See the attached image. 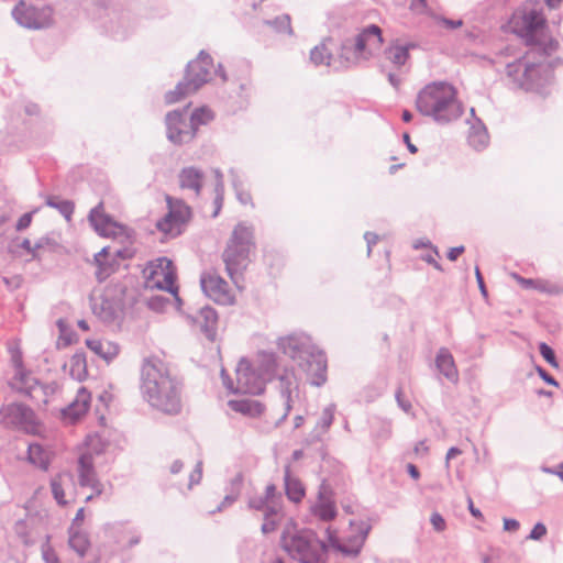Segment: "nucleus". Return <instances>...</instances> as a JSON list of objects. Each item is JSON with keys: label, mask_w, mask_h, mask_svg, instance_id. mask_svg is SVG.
I'll return each mask as SVG.
<instances>
[{"label": "nucleus", "mask_w": 563, "mask_h": 563, "mask_svg": "<svg viewBox=\"0 0 563 563\" xmlns=\"http://www.w3.org/2000/svg\"><path fill=\"white\" fill-rule=\"evenodd\" d=\"M86 345L89 350H91L96 355L100 356L107 363L113 361L120 351V347L117 343L108 340L89 339L86 340Z\"/></svg>", "instance_id": "bb28decb"}, {"label": "nucleus", "mask_w": 563, "mask_h": 563, "mask_svg": "<svg viewBox=\"0 0 563 563\" xmlns=\"http://www.w3.org/2000/svg\"><path fill=\"white\" fill-rule=\"evenodd\" d=\"M331 498H332L331 487L323 481L319 487L318 500L331 499Z\"/></svg>", "instance_id": "774afa93"}, {"label": "nucleus", "mask_w": 563, "mask_h": 563, "mask_svg": "<svg viewBox=\"0 0 563 563\" xmlns=\"http://www.w3.org/2000/svg\"><path fill=\"white\" fill-rule=\"evenodd\" d=\"M202 478V461H198L195 468L189 475V484L188 487L191 488L194 485L200 483Z\"/></svg>", "instance_id": "6e6d98bb"}, {"label": "nucleus", "mask_w": 563, "mask_h": 563, "mask_svg": "<svg viewBox=\"0 0 563 563\" xmlns=\"http://www.w3.org/2000/svg\"><path fill=\"white\" fill-rule=\"evenodd\" d=\"M95 263L97 266L95 276L99 283L104 282L109 276H111L117 267L118 262L114 257L110 255V247L104 246L95 255Z\"/></svg>", "instance_id": "b1692460"}, {"label": "nucleus", "mask_w": 563, "mask_h": 563, "mask_svg": "<svg viewBox=\"0 0 563 563\" xmlns=\"http://www.w3.org/2000/svg\"><path fill=\"white\" fill-rule=\"evenodd\" d=\"M178 179L181 189L192 190L195 196L198 197L201 192L205 174L197 167L188 166L180 170Z\"/></svg>", "instance_id": "393cba45"}, {"label": "nucleus", "mask_w": 563, "mask_h": 563, "mask_svg": "<svg viewBox=\"0 0 563 563\" xmlns=\"http://www.w3.org/2000/svg\"><path fill=\"white\" fill-rule=\"evenodd\" d=\"M125 288L122 285L107 287L102 294L89 297L92 313L103 323L113 324L124 316Z\"/></svg>", "instance_id": "6e6552de"}, {"label": "nucleus", "mask_w": 563, "mask_h": 563, "mask_svg": "<svg viewBox=\"0 0 563 563\" xmlns=\"http://www.w3.org/2000/svg\"><path fill=\"white\" fill-rule=\"evenodd\" d=\"M12 362L15 367V374L11 378L10 387L24 395L33 396L34 391H44V387L38 385V380L32 377L22 366V358L20 354L12 355Z\"/></svg>", "instance_id": "2eb2a0df"}, {"label": "nucleus", "mask_w": 563, "mask_h": 563, "mask_svg": "<svg viewBox=\"0 0 563 563\" xmlns=\"http://www.w3.org/2000/svg\"><path fill=\"white\" fill-rule=\"evenodd\" d=\"M506 76L514 88L545 95L553 80V70L548 64L519 58L506 65Z\"/></svg>", "instance_id": "39448f33"}, {"label": "nucleus", "mask_w": 563, "mask_h": 563, "mask_svg": "<svg viewBox=\"0 0 563 563\" xmlns=\"http://www.w3.org/2000/svg\"><path fill=\"white\" fill-rule=\"evenodd\" d=\"M212 67V57L205 51H200L197 58L187 64L185 79L191 89L197 91L210 80Z\"/></svg>", "instance_id": "4468645a"}, {"label": "nucleus", "mask_w": 563, "mask_h": 563, "mask_svg": "<svg viewBox=\"0 0 563 563\" xmlns=\"http://www.w3.org/2000/svg\"><path fill=\"white\" fill-rule=\"evenodd\" d=\"M33 213L34 211L22 214L15 224V230L20 232L27 229L32 222Z\"/></svg>", "instance_id": "bf43d9fd"}, {"label": "nucleus", "mask_w": 563, "mask_h": 563, "mask_svg": "<svg viewBox=\"0 0 563 563\" xmlns=\"http://www.w3.org/2000/svg\"><path fill=\"white\" fill-rule=\"evenodd\" d=\"M545 24V19L541 12L536 9H531L525 12L522 16V26L526 32L527 42L532 43L534 33L542 29Z\"/></svg>", "instance_id": "cd10ccee"}, {"label": "nucleus", "mask_w": 563, "mask_h": 563, "mask_svg": "<svg viewBox=\"0 0 563 563\" xmlns=\"http://www.w3.org/2000/svg\"><path fill=\"white\" fill-rule=\"evenodd\" d=\"M96 479H98L96 471L79 474V485L81 487L90 486Z\"/></svg>", "instance_id": "69168bd1"}, {"label": "nucleus", "mask_w": 563, "mask_h": 563, "mask_svg": "<svg viewBox=\"0 0 563 563\" xmlns=\"http://www.w3.org/2000/svg\"><path fill=\"white\" fill-rule=\"evenodd\" d=\"M518 282L525 288H532L542 294L547 295H560L562 292V287L558 284L551 283L545 279H532V278H523L518 277Z\"/></svg>", "instance_id": "2f4dec72"}, {"label": "nucleus", "mask_w": 563, "mask_h": 563, "mask_svg": "<svg viewBox=\"0 0 563 563\" xmlns=\"http://www.w3.org/2000/svg\"><path fill=\"white\" fill-rule=\"evenodd\" d=\"M539 352L541 354V356L552 366V367H555L558 368L559 367V363L556 361V356H555V352L554 350L549 345L547 344L545 342H541L539 344Z\"/></svg>", "instance_id": "a18cd8bd"}, {"label": "nucleus", "mask_w": 563, "mask_h": 563, "mask_svg": "<svg viewBox=\"0 0 563 563\" xmlns=\"http://www.w3.org/2000/svg\"><path fill=\"white\" fill-rule=\"evenodd\" d=\"M166 137L174 145L191 142L197 133L188 119L187 108L169 111L165 117Z\"/></svg>", "instance_id": "9b49d317"}, {"label": "nucleus", "mask_w": 563, "mask_h": 563, "mask_svg": "<svg viewBox=\"0 0 563 563\" xmlns=\"http://www.w3.org/2000/svg\"><path fill=\"white\" fill-rule=\"evenodd\" d=\"M430 523L432 525L433 530L435 532L440 533L446 529V521H445L444 517L438 511H433L431 514Z\"/></svg>", "instance_id": "8fccbe9b"}, {"label": "nucleus", "mask_w": 563, "mask_h": 563, "mask_svg": "<svg viewBox=\"0 0 563 563\" xmlns=\"http://www.w3.org/2000/svg\"><path fill=\"white\" fill-rule=\"evenodd\" d=\"M93 459L90 454H82L78 459V473H89L93 472Z\"/></svg>", "instance_id": "09e8293b"}, {"label": "nucleus", "mask_w": 563, "mask_h": 563, "mask_svg": "<svg viewBox=\"0 0 563 563\" xmlns=\"http://www.w3.org/2000/svg\"><path fill=\"white\" fill-rule=\"evenodd\" d=\"M310 60L316 66L319 65H331L332 60V54L329 52V49L325 46V43L322 42L319 45L314 46L310 52Z\"/></svg>", "instance_id": "ea45409f"}, {"label": "nucleus", "mask_w": 563, "mask_h": 563, "mask_svg": "<svg viewBox=\"0 0 563 563\" xmlns=\"http://www.w3.org/2000/svg\"><path fill=\"white\" fill-rule=\"evenodd\" d=\"M228 406L233 411L250 417H258L264 411V405L253 399H232L228 401Z\"/></svg>", "instance_id": "c85d7f7f"}, {"label": "nucleus", "mask_w": 563, "mask_h": 563, "mask_svg": "<svg viewBox=\"0 0 563 563\" xmlns=\"http://www.w3.org/2000/svg\"><path fill=\"white\" fill-rule=\"evenodd\" d=\"M395 397H396V401L398 404V406L406 412V413H409L410 410H411V402L409 400H406L404 397H402V393H401V389L398 388L396 394H395Z\"/></svg>", "instance_id": "338daca9"}, {"label": "nucleus", "mask_w": 563, "mask_h": 563, "mask_svg": "<svg viewBox=\"0 0 563 563\" xmlns=\"http://www.w3.org/2000/svg\"><path fill=\"white\" fill-rule=\"evenodd\" d=\"M2 282L10 291H13L22 286L23 278L21 275H14L12 277H2Z\"/></svg>", "instance_id": "4d7b16f0"}, {"label": "nucleus", "mask_w": 563, "mask_h": 563, "mask_svg": "<svg viewBox=\"0 0 563 563\" xmlns=\"http://www.w3.org/2000/svg\"><path fill=\"white\" fill-rule=\"evenodd\" d=\"M356 528H357L356 531L358 534L350 539V541L353 542L352 547L341 544L339 542V540L336 539V537H334L328 530L329 542H330L331 547L334 548L335 550H338L339 552L343 553L344 555L357 556L361 552V549H362L372 527L369 523H367L365 521H361L356 525Z\"/></svg>", "instance_id": "f3484780"}, {"label": "nucleus", "mask_w": 563, "mask_h": 563, "mask_svg": "<svg viewBox=\"0 0 563 563\" xmlns=\"http://www.w3.org/2000/svg\"><path fill=\"white\" fill-rule=\"evenodd\" d=\"M413 47L411 44L400 45L393 44L385 48L384 55L396 67L404 66L409 58V49Z\"/></svg>", "instance_id": "473e14b6"}, {"label": "nucleus", "mask_w": 563, "mask_h": 563, "mask_svg": "<svg viewBox=\"0 0 563 563\" xmlns=\"http://www.w3.org/2000/svg\"><path fill=\"white\" fill-rule=\"evenodd\" d=\"M536 371L544 383L555 387L559 386V382L552 375H550L543 367L537 366Z\"/></svg>", "instance_id": "0e129e2a"}, {"label": "nucleus", "mask_w": 563, "mask_h": 563, "mask_svg": "<svg viewBox=\"0 0 563 563\" xmlns=\"http://www.w3.org/2000/svg\"><path fill=\"white\" fill-rule=\"evenodd\" d=\"M169 299L162 296H154L148 300V308L154 311H163Z\"/></svg>", "instance_id": "5fc2aeb1"}, {"label": "nucleus", "mask_w": 563, "mask_h": 563, "mask_svg": "<svg viewBox=\"0 0 563 563\" xmlns=\"http://www.w3.org/2000/svg\"><path fill=\"white\" fill-rule=\"evenodd\" d=\"M278 390L279 398L283 405V413L276 421V427H279L288 417L292 409V390L297 388L295 375L292 372L285 371L284 374L278 376Z\"/></svg>", "instance_id": "dca6fc26"}, {"label": "nucleus", "mask_w": 563, "mask_h": 563, "mask_svg": "<svg viewBox=\"0 0 563 563\" xmlns=\"http://www.w3.org/2000/svg\"><path fill=\"white\" fill-rule=\"evenodd\" d=\"M66 482H70V475L68 474H59L52 478L51 488L54 499L58 505L65 506L67 501L65 500V492L64 485Z\"/></svg>", "instance_id": "e433bc0d"}, {"label": "nucleus", "mask_w": 563, "mask_h": 563, "mask_svg": "<svg viewBox=\"0 0 563 563\" xmlns=\"http://www.w3.org/2000/svg\"><path fill=\"white\" fill-rule=\"evenodd\" d=\"M313 512L323 521L332 520L336 516L335 504L332 498L318 500L313 507Z\"/></svg>", "instance_id": "4c0bfd02"}, {"label": "nucleus", "mask_w": 563, "mask_h": 563, "mask_svg": "<svg viewBox=\"0 0 563 563\" xmlns=\"http://www.w3.org/2000/svg\"><path fill=\"white\" fill-rule=\"evenodd\" d=\"M41 551L45 563H62L58 555L49 544V537H47L46 542L42 544Z\"/></svg>", "instance_id": "49530a36"}, {"label": "nucleus", "mask_w": 563, "mask_h": 563, "mask_svg": "<svg viewBox=\"0 0 563 563\" xmlns=\"http://www.w3.org/2000/svg\"><path fill=\"white\" fill-rule=\"evenodd\" d=\"M206 338L213 342L217 338L218 312L210 306L201 307L196 316L190 317Z\"/></svg>", "instance_id": "aec40b11"}, {"label": "nucleus", "mask_w": 563, "mask_h": 563, "mask_svg": "<svg viewBox=\"0 0 563 563\" xmlns=\"http://www.w3.org/2000/svg\"><path fill=\"white\" fill-rule=\"evenodd\" d=\"M284 482H285V493L289 500L294 503H299L305 496V488L302 483L296 478L292 477L290 474V466H285L284 472Z\"/></svg>", "instance_id": "7c9ffc66"}, {"label": "nucleus", "mask_w": 563, "mask_h": 563, "mask_svg": "<svg viewBox=\"0 0 563 563\" xmlns=\"http://www.w3.org/2000/svg\"><path fill=\"white\" fill-rule=\"evenodd\" d=\"M280 510V505L278 501H269L266 504V508H264V518L274 519L275 516L278 515Z\"/></svg>", "instance_id": "052dcab7"}, {"label": "nucleus", "mask_w": 563, "mask_h": 563, "mask_svg": "<svg viewBox=\"0 0 563 563\" xmlns=\"http://www.w3.org/2000/svg\"><path fill=\"white\" fill-rule=\"evenodd\" d=\"M29 461L42 468L47 467V461L43 448L37 443H31L27 446Z\"/></svg>", "instance_id": "79ce46f5"}, {"label": "nucleus", "mask_w": 563, "mask_h": 563, "mask_svg": "<svg viewBox=\"0 0 563 563\" xmlns=\"http://www.w3.org/2000/svg\"><path fill=\"white\" fill-rule=\"evenodd\" d=\"M159 266L163 267V264H165V268L169 269L173 265L172 261L167 260L166 257L159 258ZM164 271V268H162ZM164 283L165 285L157 284L158 288L167 290L168 292L173 294L178 302H180V298L177 296V287L175 286V275L172 271L164 272Z\"/></svg>", "instance_id": "c9c22d12"}, {"label": "nucleus", "mask_w": 563, "mask_h": 563, "mask_svg": "<svg viewBox=\"0 0 563 563\" xmlns=\"http://www.w3.org/2000/svg\"><path fill=\"white\" fill-rule=\"evenodd\" d=\"M417 111L439 125L456 121L463 113L456 88L448 81H432L419 90L416 97Z\"/></svg>", "instance_id": "f03ea898"}, {"label": "nucleus", "mask_w": 563, "mask_h": 563, "mask_svg": "<svg viewBox=\"0 0 563 563\" xmlns=\"http://www.w3.org/2000/svg\"><path fill=\"white\" fill-rule=\"evenodd\" d=\"M383 43L382 29L376 24L363 27L353 38H345L340 47L339 57L343 67L356 65L361 58L368 59L373 49Z\"/></svg>", "instance_id": "423d86ee"}, {"label": "nucleus", "mask_w": 563, "mask_h": 563, "mask_svg": "<svg viewBox=\"0 0 563 563\" xmlns=\"http://www.w3.org/2000/svg\"><path fill=\"white\" fill-rule=\"evenodd\" d=\"M41 387H44V391H34L33 396H27L31 399H35L37 401H43L44 404H47V396L53 394L55 388L52 385H42L38 383Z\"/></svg>", "instance_id": "864d4df0"}, {"label": "nucleus", "mask_w": 563, "mask_h": 563, "mask_svg": "<svg viewBox=\"0 0 563 563\" xmlns=\"http://www.w3.org/2000/svg\"><path fill=\"white\" fill-rule=\"evenodd\" d=\"M89 401L90 394L86 390V388L81 387L77 394L76 399L62 409V416L65 419H70L71 421L79 419L87 412L89 408Z\"/></svg>", "instance_id": "a878e982"}, {"label": "nucleus", "mask_w": 563, "mask_h": 563, "mask_svg": "<svg viewBox=\"0 0 563 563\" xmlns=\"http://www.w3.org/2000/svg\"><path fill=\"white\" fill-rule=\"evenodd\" d=\"M335 409V405L330 404L322 410L313 430L307 438V443L313 444L323 440L324 434L329 431L333 423Z\"/></svg>", "instance_id": "4be33fe9"}, {"label": "nucleus", "mask_w": 563, "mask_h": 563, "mask_svg": "<svg viewBox=\"0 0 563 563\" xmlns=\"http://www.w3.org/2000/svg\"><path fill=\"white\" fill-rule=\"evenodd\" d=\"M268 500L264 499V496H255L250 498L249 508L253 510L263 511L266 508Z\"/></svg>", "instance_id": "680f3d73"}, {"label": "nucleus", "mask_w": 563, "mask_h": 563, "mask_svg": "<svg viewBox=\"0 0 563 563\" xmlns=\"http://www.w3.org/2000/svg\"><path fill=\"white\" fill-rule=\"evenodd\" d=\"M548 532V529L544 523L537 522L530 533L527 536L528 540L539 541L541 540Z\"/></svg>", "instance_id": "603ef678"}, {"label": "nucleus", "mask_w": 563, "mask_h": 563, "mask_svg": "<svg viewBox=\"0 0 563 563\" xmlns=\"http://www.w3.org/2000/svg\"><path fill=\"white\" fill-rule=\"evenodd\" d=\"M89 222L91 227L96 230V232L101 236H112L115 235V229H121L122 227L114 222L109 214L103 212V203L100 202L95 208H92L88 216Z\"/></svg>", "instance_id": "6ab92c4d"}, {"label": "nucleus", "mask_w": 563, "mask_h": 563, "mask_svg": "<svg viewBox=\"0 0 563 563\" xmlns=\"http://www.w3.org/2000/svg\"><path fill=\"white\" fill-rule=\"evenodd\" d=\"M57 245V242L45 235V236H42L36 242H35V250L38 252L40 250H43V249H54L55 246Z\"/></svg>", "instance_id": "13d9d810"}, {"label": "nucleus", "mask_w": 563, "mask_h": 563, "mask_svg": "<svg viewBox=\"0 0 563 563\" xmlns=\"http://www.w3.org/2000/svg\"><path fill=\"white\" fill-rule=\"evenodd\" d=\"M284 550L300 563H325L328 545L312 530H301L289 540L283 537Z\"/></svg>", "instance_id": "0eeeda50"}, {"label": "nucleus", "mask_w": 563, "mask_h": 563, "mask_svg": "<svg viewBox=\"0 0 563 563\" xmlns=\"http://www.w3.org/2000/svg\"><path fill=\"white\" fill-rule=\"evenodd\" d=\"M16 23L25 29L42 30L53 24V9L49 5L35 7L20 1L12 10Z\"/></svg>", "instance_id": "9d476101"}, {"label": "nucleus", "mask_w": 563, "mask_h": 563, "mask_svg": "<svg viewBox=\"0 0 563 563\" xmlns=\"http://www.w3.org/2000/svg\"><path fill=\"white\" fill-rule=\"evenodd\" d=\"M141 394L154 409L169 416L181 410V383L158 357H150L141 368Z\"/></svg>", "instance_id": "f257e3e1"}, {"label": "nucleus", "mask_w": 563, "mask_h": 563, "mask_svg": "<svg viewBox=\"0 0 563 563\" xmlns=\"http://www.w3.org/2000/svg\"><path fill=\"white\" fill-rule=\"evenodd\" d=\"M167 205L169 211L157 221L156 228L165 234L177 235L180 233V225L190 218V209L181 201L173 203L170 197H167Z\"/></svg>", "instance_id": "ddd939ff"}, {"label": "nucleus", "mask_w": 563, "mask_h": 563, "mask_svg": "<svg viewBox=\"0 0 563 563\" xmlns=\"http://www.w3.org/2000/svg\"><path fill=\"white\" fill-rule=\"evenodd\" d=\"M277 347L306 373L311 385L320 387L327 382V357L309 335L294 332L282 336Z\"/></svg>", "instance_id": "7ed1b4c3"}, {"label": "nucleus", "mask_w": 563, "mask_h": 563, "mask_svg": "<svg viewBox=\"0 0 563 563\" xmlns=\"http://www.w3.org/2000/svg\"><path fill=\"white\" fill-rule=\"evenodd\" d=\"M255 247L254 231L245 222L238 223L222 253L225 271L239 287V277L250 263V253Z\"/></svg>", "instance_id": "20e7f679"}, {"label": "nucleus", "mask_w": 563, "mask_h": 563, "mask_svg": "<svg viewBox=\"0 0 563 563\" xmlns=\"http://www.w3.org/2000/svg\"><path fill=\"white\" fill-rule=\"evenodd\" d=\"M559 47V43L550 40L548 43H534L533 49L541 51L544 56H550Z\"/></svg>", "instance_id": "3c124183"}, {"label": "nucleus", "mask_w": 563, "mask_h": 563, "mask_svg": "<svg viewBox=\"0 0 563 563\" xmlns=\"http://www.w3.org/2000/svg\"><path fill=\"white\" fill-rule=\"evenodd\" d=\"M473 121H468L471 124L467 142L475 151H483L489 142V135L483 121L475 117L474 108L471 109Z\"/></svg>", "instance_id": "412c9836"}, {"label": "nucleus", "mask_w": 563, "mask_h": 563, "mask_svg": "<svg viewBox=\"0 0 563 563\" xmlns=\"http://www.w3.org/2000/svg\"><path fill=\"white\" fill-rule=\"evenodd\" d=\"M265 23L274 27L278 33H287L288 35H292L290 16L288 14H282L273 20H266Z\"/></svg>", "instance_id": "37998d69"}, {"label": "nucleus", "mask_w": 563, "mask_h": 563, "mask_svg": "<svg viewBox=\"0 0 563 563\" xmlns=\"http://www.w3.org/2000/svg\"><path fill=\"white\" fill-rule=\"evenodd\" d=\"M196 92L194 89H191V86L188 84V81L184 78V80L179 81L175 89L169 90L165 93V102L167 104H172L175 102H178L181 98Z\"/></svg>", "instance_id": "58836bf2"}, {"label": "nucleus", "mask_w": 563, "mask_h": 563, "mask_svg": "<svg viewBox=\"0 0 563 563\" xmlns=\"http://www.w3.org/2000/svg\"><path fill=\"white\" fill-rule=\"evenodd\" d=\"M1 421L5 426H23L33 422V410L23 404H11L0 409Z\"/></svg>", "instance_id": "a211bd4d"}, {"label": "nucleus", "mask_w": 563, "mask_h": 563, "mask_svg": "<svg viewBox=\"0 0 563 563\" xmlns=\"http://www.w3.org/2000/svg\"><path fill=\"white\" fill-rule=\"evenodd\" d=\"M435 366L449 382H459V371L454 357L448 347H440L435 356Z\"/></svg>", "instance_id": "5701e85b"}, {"label": "nucleus", "mask_w": 563, "mask_h": 563, "mask_svg": "<svg viewBox=\"0 0 563 563\" xmlns=\"http://www.w3.org/2000/svg\"><path fill=\"white\" fill-rule=\"evenodd\" d=\"M55 209L66 219V221H71V217L75 210V205L71 200H59V202L55 206Z\"/></svg>", "instance_id": "de8ad7c7"}, {"label": "nucleus", "mask_w": 563, "mask_h": 563, "mask_svg": "<svg viewBox=\"0 0 563 563\" xmlns=\"http://www.w3.org/2000/svg\"><path fill=\"white\" fill-rule=\"evenodd\" d=\"M200 286L205 295L214 302L223 306L234 303L235 298L229 287V284L218 274L217 271L211 269L203 272L200 276Z\"/></svg>", "instance_id": "f8f14e48"}, {"label": "nucleus", "mask_w": 563, "mask_h": 563, "mask_svg": "<svg viewBox=\"0 0 563 563\" xmlns=\"http://www.w3.org/2000/svg\"><path fill=\"white\" fill-rule=\"evenodd\" d=\"M188 119L197 133L200 125H205L213 119V113L209 108L201 107L192 111Z\"/></svg>", "instance_id": "a19ab883"}, {"label": "nucleus", "mask_w": 563, "mask_h": 563, "mask_svg": "<svg viewBox=\"0 0 563 563\" xmlns=\"http://www.w3.org/2000/svg\"><path fill=\"white\" fill-rule=\"evenodd\" d=\"M68 545L80 558H84L89 549L90 543L86 533L80 531H70Z\"/></svg>", "instance_id": "f704fd0d"}, {"label": "nucleus", "mask_w": 563, "mask_h": 563, "mask_svg": "<svg viewBox=\"0 0 563 563\" xmlns=\"http://www.w3.org/2000/svg\"><path fill=\"white\" fill-rule=\"evenodd\" d=\"M69 374L70 376L82 382L87 377V361L85 352H76L69 361Z\"/></svg>", "instance_id": "72a5a7b5"}, {"label": "nucleus", "mask_w": 563, "mask_h": 563, "mask_svg": "<svg viewBox=\"0 0 563 563\" xmlns=\"http://www.w3.org/2000/svg\"><path fill=\"white\" fill-rule=\"evenodd\" d=\"M267 382L275 377L277 369V357L272 352H261L257 356V364L254 367Z\"/></svg>", "instance_id": "c756f323"}, {"label": "nucleus", "mask_w": 563, "mask_h": 563, "mask_svg": "<svg viewBox=\"0 0 563 563\" xmlns=\"http://www.w3.org/2000/svg\"><path fill=\"white\" fill-rule=\"evenodd\" d=\"M221 377L224 387L233 394L260 395L266 385L265 378L244 360L238 364L235 384L224 369L221 371Z\"/></svg>", "instance_id": "1a4fd4ad"}, {"label": "nucleus", "mask_w": 563, "mask_h": 563, "mask_svg": "<svg viewBox=\"0 0 563 563\" xmlns=\"http://www.w3.org/2000/svg\"><path fill=\"white\" fill-rule=\"evenodd\" d=\"M19 247L25 250L30 255L31 260H38L40 255L37 251L35 250V243L32 244L29 239H23L21 243L19 244Z\"/></svg>", "instance_id": "e2e57ef3"}, {"label": "nucleus", "mask_w": 563, "mask_h": 563, "mask_svg": "<svg viewBox=\"0 0 563 563\" xmlns=\"http://www.w3.org/2000/svg\"><path fill=\"white\" fill-rule=\"evenodd\" d=\"M391 422L387 420H378L373 427L372 435L375 440L386 441L391 437Z\"/></svg>", "instance_id": "c03bdc74"}]
</instances>
